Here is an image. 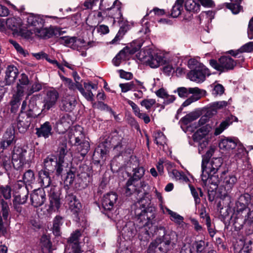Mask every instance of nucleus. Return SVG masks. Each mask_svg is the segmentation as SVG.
<instances>
[{"instance_id": "obj_54", "label": "nucleus", "mask_w": 253, "mask_h": 253, "mask_svg": "<svg viewBox=\"0 0 253 253\" xmlns=\"http://www.w3.org/2000/svg\"><path fill=\"white\" fill-rule=\"evenodd\" d=\"M78 90L87 100L91 101L93 100V94L91 91L85 92L82 84H78Z\"/></svg>"}, {"instance_id": "obj_15", "label": "nucleus", "mask_w": 253, "mask_h": 253, "mask_svg": "<svg viewBox=\"0 0 253 253\" xmlns=\"http://www.w3.org/2000/svg\"><path fill=\"white\" fill-rule=\"evenodd\" d=\"M189 94H193L189 98L186 100L181 105L177 111H181L184 107H186L192 102H194L201 98L203 95H205L206 91L204 90L200 89L198 87H190L188 88Z\"/></svg>"}, {"instance_id": "obj_6", "label": "nucleus", "mask_w": 253, "mask_h": 253, "mask_svg": "<svg viewBox=\"0 0 253 253\" xmlns=\"http://www.w3.org/2000/svg\"><path fill=\"white\" fill-rule=\"evenodd\" d=\"M27 151L21 147H15L13 151L12 160L9 157H4L2 158L3 165L4 167L9 166L11 163L13 167L16 169L21 168L25 163V156Z\"/></svg>"}, {"instance_id": "obj_33", "label": "nucleus", "mask_w": 253, "mask_h": 253, "mask_svg": "<svg viewBox=\"0 0 253 253\" xmlns=\"http://www.w3.org/2000/svg\"><path fill=\"white\" fill-rule=\"evenodd\" d=\"M27 23L29 25L33 26L35 29L43 27L44 21L40 16L31 14L27 18Z\"/></svg>"}, {"instance_id": "obj_14", "label": "nucleus", "mask_w": 253, "mask_h": 253, "mask_svg": "<svg viewBox=\"0 0 253 253\" xmlns=\"http://www.w3.org/2000/svg\"><path fill=\"white\" fill-rule=\"evenodd\" d=\"M68 138L70 143L77 145L84 138L83 128L80 126H72L68 131Z\"/></svg>"}, {"instance_id": "obj_37", "label": "nucleus", "mask_w": 253, "mask_h": 253, "mask_svg": "<svg viewBox=\"0 0 253 253\" xmlns=\"http://www.w3.org/2000/svg\"><path fill=\"white\" fill-rule=\"evenodd\" d=\"M207 246L208 243L203 240L195 241L190 246L192 253H203Z\"/></svg>"}, {"instance_id": "obj_44", "label": "nucleus", "mask_w": 253, "mask_h": 253, "mask_svg": "<svg viewBox=\"0 0 253 253\" xmlns=\"http://www.w3.org/2000/svg\"><path fill=\"white\" fill-rule=\"evenodd\" d=\"M200 112H191L181 119V121L184 124L187 125L191 122L196 120L200 116Z\"/></svg>"}, {"instance_id": "obj_28", "label": "nucleus", "mask_w": 253, "mask_h": 253, "mask_svg": "<svg viewBox=\"0 0 253 253\" xmlns=\"http://www.w3.org/2000/svg\"><path fill=\"white\" fill-rule=\"evenodd\" d=\"M24 95V89L20 86H18V89L13 94L12 98L10 102L11 111H16L19 109L20 105V101Z\"/></svg>"}, {"instance_id": "obj_39", "label": "nucleus", "mask_w": 253, "mask_h": 253, "mask_svg": "<svg viewBox=\"0 0 253 253\" xmlns=\"http://www.w3.org/2000/svg\"><path fill=\"white\" fill-rule=\"evenodd\" d=\"M185 9L190 12H198L200 10V4L195 0H183Z\"/></svg>"}, {"instance_id": "obj_21", "label": "nucleus", "mask_w": 253, "mask_h": 253, "mask_svg": "<svg viewBox=\"0 0 253 253\" xmlns=\"http://www.w3.org/2000/svg\"><path fill=\"white\" fill-rule=\"evenodd\" d=\"M45 199V194L43 189H36L31 195V204L35 207H38L43 205Z\"/></svg>"}, {"instance_id": "obj_61", "label": "nucleus", "mask_w": 253, "mask_h": 253, "mask_svg": "<svg viewBox=\"0 0 253 253\" xmlns=\"http://www.w3.org/2000/svg\"><path fill=\"white\" fill-rule=\"evenodd\" d=\"M226 7L230 9L233 14L238 13L241 8L238 3H227Z\"/></svg>"}, {"instance_id": "obj_12", "label": "nucleus", "mask_w": 253, "mask_h": 253, "mask_svg": "<svg viewBox=\"0 0 253 253\" xmlns=\"http://www.w3.org/2000/svg\"><path fill=\"white\" fill-rule=\"evenodd\" d=\"M0 235H5L7 233L6 228L3 221H7L10 214V209L8 203L3 199H0Z\"/></svg>"}, {"instance_id": "obj_20", "label": "nucleus", "mask_w": 253, "mask_h": 253, "mask_svg": "<svg viewBox=\"0 0 253 253\" xmlns=\"http://www.w3.org/2000/svg\"><path fill=\"white\" fill-rule=\"evenodd\" d=\"M118 200V195L115 192H111L105 195L102 200V207L105 211H110L114 209Z\"/></svg>"}, {"instance_id": "obj_35", "label": "nucleus", "mask_w": 253, "mask_h": 253, "mask_svg": "<svg viewBox=\"0 0 253 253\" xmlns=\"http://www.w3.org/2000/svg\"><path fill=\"white\" fill-rule=\"evenodd\" d=\"M27 198V195H25L23 197V201L21 200V195H18L15 197L13 201V209L18 214L22 213L23 209L21 205L26 202Z\"/></svg>"}, {"instance_id": "obj_41", "label": "nucleus", "mask_w": 253, "mask_h": 253, "mask_svg": "<svg viewBox=\"0 0 253 253\" xmlns=\"http://www.w3.org/2000/svg\"><path fill=\"white\" fill-rule=\"evenodd\" d=\"M183 3V0H176L171 9V15L173 17H177L181 14Z\"/></svg>"}, {"instance_id": "obj_26", "label": "nucleus", "mask_w": 253, "mask_h": 253, "mask_svg": "<svg viewBox=\"0 0 253 253\" xmlns=\"http://www.w3.org/2000/svg\"><path fill=\"white\" fill-rule=\"evenodd\" d=\"M65 202L69 207L70 209L74 213L78 212L82 206L76 197L73 194L69 193L65 197Z\"/></svg>"}, {"instance_id": "obj_19", "label": "nucleus", "mask_w": 253, "mask_h": 253, "mask_svg": "<svg viewBox=\"0 0 253 253\" xmlns=\"http://www.w3.org/2000/svg\"><path fill=\"white\" fill-rule=\"evenodd\" d=\"M59 97L58 91L54 89H50L46 91L45 95L43 99V109L49 110L56 104Z\"/></svg>"}, {"instance_id": "obj_2", "label": "nucleus", "mask_w": 253, "mask_h": 253, "mask_svg": "<svg viewBox=\"0 0 253 253\" xmlns=\"http://www.w3.org/2000/svg\"><path fill=\"white\" fill-rule=\"evenodd\" d=\"M177 241V235L175 232L170 231L165 233L162 238H157L149 245L148 253H166L173 249Z\"/></svg>"}, {"instance_id": "obj_3", "label": "nucleus", "mask_w": 253, "mask_h": 253, "mask_svg": "<svg viewBox=\"0 0 253 253\" xmlns=\"http://www.w3.org/2000/svg\"><path fill=\"white\" fill-rule=\"evenodd\" d=\"M222 164L220 158H213L210 162L202 165L201 178L205 184L208 181L210 183L217 185L220 183L219 178L216 173Z\"/></svg>"}, {"instance_id": "obj_50", "label": "nucleus", "mask_w": 253, "mask_h": 253, "mask_svg": "<svg viewBox=\"0 0 253 253\" xmlns=\"http://www.w3.org/2000/svg\"><path fill=\"white\" fill-rule=\"evenodd\" d=\"M154 137L156 143L158 145L163 146L166 143V137L161 131H158L154 134Z\"/></svg>"}, {"instance_id": "obj_51", "label": "nucleus", "mask_w": 253, "mask_h": 253, "mask_svg": "<svg viewBox=\"0 0 253 253\" xmlns=\"http://www.w3.org/2000/svg\"><path fill=\"white\" fill-rule=\"evenodd\" d=\"M23 179L24 182L30 185L35 180V176L33 171L30 169L28 170L23 175Z\"/></svg>"}, {"instance_id": "obj_53", "label": "nucleus", "mask_w": 253, "mask_h": 253, "mask_svg": "<svg viewBox=\"0 0 253 253\" xmlns=\"http://www.w3.org/2000/svg\"><path fill=\"white\" fill-rule=\"evenodd\" d=\"M100 0H85L82 5L83 9H92L94 6L96 5Z\"/></svg>"}, {"instance_id": "obj_38", "label": "nucleus", "mask_w": 253, "mask_h": 253, "mask_svg": "<svg viewBox=\"0 0 253 253\" xmlns=\"http://www.w3.org/2000/svg\"><path fill=\"white\" fill-rule=\"evenodd\" d=\"M58 160L62 164H68L64 160L65 156L69 155L68 150L67 148V143L66 142L61 144L57 151Z\"/></svg>"}, {"instance_id": "obj_31", "label": "nucleus", "mask_w": 253, "mask_h": 253, "mask_svg": "<svg viewBox=\"0 0 253 253\" xmlns=\"http://www.w3.org/2000/svg\"><path fill=\"white\" fill-rule=\"evenodd\" d=\"M237 139L231 137H225L222 139L219 143V147L222 150L234 149L237 146Z\"/></svg>"}, {"instance_id": "obj_59", "label": "nucleus", "mask_w": 253, "mask_h": 253, "mask_svg": "<svg viewBox=\"0 0 253 253\" xmlns=\"http://www.w3.org/2000/svg\"><path fill=\"white\" fill-rule=\"evenodd\" d=\"M125 149V145L122 144V142H119L114 146L113 151L117 156H120L124 152Z\"/></svg>"}, {"instance_id": "obj_42", "label": "nucleus", "mask_w": 253, "mask_h": 253, "mask_svg": "<svg viewBox=\"0 0 253 253\" xmlns=\"http://www.w3.org/2000/svg\"><path fill=\"white\" fill-rule=\"evenodd\" d=\"M62 217L56 216L54 218L53 224V233L55 236L60 235V226L62 225Z\"/></svg>"}, {"instance_id": "obj_9", "label": "nucleus", "mask_w": 253, "mask_h": 253, "mask_svg": "<svg viewBox=\"0 0 253 253\" xmlns=\"http://www.w3.org/2000/svg\"><path fill=\"white\" fill-rule=\"evenodd\" d=\"M253 207V196L247 193L241 194L237 199L235 204V210L237 215L235 223L238 222L240 215L246 212L249 209Z\"/></svg>"}, {"instance_id": "obj_47", "label": "nucleus", "mask_w": 253, "mask_h": 253, "mask_svg": "<svg viewBox=\"0 0 253 253\" xmlns=\"http://www.w3.org/2000/svg\"><path fill=\"white\" fill-rule=\"evenodd\" d=\"M228 102L225 101L214 102L209 105V111H215L216 110L223 109L227 106Z\"/></svg>"}, {"instance_id": "obj_7", "label": "nucleus", "mask_w": 253, "mask_h": 253, "mask_svg": "<svg viewBox=\"0 0 253 253\" xmlns=\"http://www.w3.org/2000/svg\"><path fill=\"white\" fill-rule=\"evenodd\" d=\"M238 63H239L238 60H234L229 56H223L218 60L215 59L210 60V65L220 72H225L233 70Z\"/></svg>"}, {"instance_id": "obj_63", "label": "nucleus", "mask_w": 253, "mask_h": 253, "mask_svg": "<svg viewBox=\"0 0 253 253\" xmlns=\"http://www.w3.org/2000/svg\"><path fill=\"white\" fill-rule=\"evenodd\" d=\"M135 116L142 119L146 124H148L150 121V117L144 112H134Z\"/></svg>"}, {"instance_id": "obj_60", "label": "nucleus", "mask_w": 253, "mask_h": 253, "mask_svg": "<svg viewBox=\"0 0 253 253\" xmlns=\"http://www.w3.org/2000/svg\"><path fill=\"white\" fill-rule=\"evenodd\" d=\"M188 67L191 70H195L198 68L199 66H204L203 64L199 62L195 59H190L188 62Z\"/></svg>"}, {"instance_id": "obj_36", "label": "nucleus", "mask_w": 253, "mask_h": 253, "mask_svg": "<svg viewBox=\"0 0 253 253\" xmlns=\"http://www.w3.org/2000/svg\"><path fill=\"white\" fill-rule=\"evenodd\" d=\"M39 181L43 188L48 187L51 182L49 172L41 170L39 172Z\"/></svg>"}, {"instance_id": "obj_55", "label": "nucleus", "mask_w": 253, "mask_h": 253, "mask_svg": "<svg viewBox=\"0 0 253 253\" xmlns=\"http://www.w3.org/2000/svg\"><path fill=\"white\" fill-rule=\"evenodd\" d=\"M215 151L214 147H211L206 152V154L202 156V165L204 166V164L207 163L211 157L212 156Z\"/></svg>"}, {"instance_id": "obj_43", "label": "nucleus", "mask_w": 253, "mask_h": 253, "mask_svg": "<svg viewBox=\"0 0 253 253\" xmlns=\"http://www.w3.org/2000/svg\"><path fill=\"white\" fill-rule=\"evenodd\" d=\"M11 197V188L8 185L0 186V199L9 200Z\"/></svg>"}, {"instance_id": "obj_40", "label": "nucleus", "mask_w": 253, "mask_h": 253, "mask_svg": "<svg viewBox=\"0 0 253 253\" xmlns=\"http://www.w3.org/2000/svg\"><path fill=\"white\" fill-rule=\"evenodd\" d=\"M92 42H87V44H86L85 42L84 39H77L76 37V42H75L73 48L77 49L78 50H80L81 49L87 50L89 47H91L92 46Z\"/></svg>"}, {"instance_id": "obj_49", "label": "nucleus", "mask_w": 253, "mask_h": 253, "mask_svg": "<svg viewBox=\"0 0 253 253\" xmlns=\"http://www.w3.org/2000/svg\"><path fill=\"white\" fill-rule=\"evenodd\" d=\"M108 152V148L105 146L104 143L100 144L98 147L95 149L93 156L96 157V155H100L102 158L105 156Z\"/></svg>"}, {"instance_id": "obj_30", "label": "nucleus", "mask_w": 253, "mask_h": 253, "mask_svg": "<svg viewBox=\"0 0 253 253\" xmlns=\"http://www.w3.org/2000/svg\"><path fill=\"white\" fill-rule=\"evenodd\" d=\"M237 181V178L233 175H228L225 176L222 182V186L226 191V193L223 194L224 196L227 195L231 192Z\"/></svg>"}, {"instance_id": "obj_29", "label": "nucleus", "mask_w": 253, "mask_h": 253, "mask_svg": "<svg viewBox=\"0 0 253 253\" xmlns=\"http://www.w3.org/2000/svg\"><path fill=\"white\" fill-rule=\"evenodd\" d=\"M49 208L51 210H58L61 205L59 194L54 191V189L51 188L49 192Z\"/></svg>"}, {"instance_id": "obj_5", "label": "nucleus", "mask_w": 253, "mask_h": 253, "mask_svg": "<svg viewBox=\"0 0 253 253\" xmlns=\"http://www.w3.org/2000/svg\"><path fill=\"white\" fill-rule=\"evenodd\" d=\"M120 4L118 0H100L99 10L106 11L109 13V17L119 21L123 16Z\"/></svg>"}, {"instance_id": "obj_13", "label": "nucleus", "mask_w": 253, "mask_h": 253, "mask_svg": "<svg viewBox=\"0 0 253 253\" xmlns=\"http://www.w3.org/2000/svg\"><path fill=\"white\" fill-rule=\"evenodd\" d=\"M35 116L31 112H20L17 119V128L20 132H24L29 128L31 123Z\"/></svg>"}, {"instance_id": "obj_1", "label": "nucleus", "mask_w": 253, "mask_h": 253, "mask_svg": "<svg viewBox=\"0 0 253 253\" xmlns=\"http://www.w3.org/2000/svg\"><path fill=\"white\" fill-rule=\"evenodd\" d=\"M133 176L128 179L126 184V193L129 196L136 194L138 201L132 207L135 215L137 217L138 226L141 233L149 235L152 233V227L156 216L155 207L151 204L150 195L145 192L142 185L136 188L135 181H137L144 175L145 169L142 167L133 169Z\"/></svg>"}, {"instance_id": "obj_32", "label": "nucleus", "mask_w": 253, "mask_h": 253, "mask_svg": "<svg viewBox=\"0 0 253 253\" xmlns=\"http://www.w3.org/2000/svg\"><path fill=\"white\" fill-rule=\"evenodd\" d=\"M167 213L169 215L171 221L181 227H184L186 223L184 221V217L176 212L173 211L168 208H165Z\"/></svg>"}, {"instance_id": "obj_23", "label": "nucleus", "mask_w": 253, "mask_h": 253, "mask_svg": "<svg viewBox=\"0 0 253 253\" xmlns=\"http://www.w3.org/2000/svg\"><path fill=\"white\" fill-rule=\"evenodd\" d=\"M238 118L233 115L226 117L220 124L216 127L214 134L218 135L221 134L224 130L227 129L234 122H238Z\"/></svg>"}, {"instance_id": "obj_10", "label": "nucleus", "mask_w": 253, "mask_h": 253, "mask_svg": "<svg viewBox=\"0 0 253 253\" xmlns=\"http://www.w3.org/2000/svg\"><path fill=\"white\" fill-rule=\"evenodd\" d=\"M142 46V43L139 41H134L124 47L113 59V62L116 66L120 65L121 60L129 54H133L138 51Z\"/></svg>"}, {"instance_id": "obj_22", "label": "nucleus", "mask_w": 253, "mask_h": 253, "mask_svg": "<svg viewBox=\"0 0 253 253\" xmlns=\"http://www.w3.org/2000/svg\"><path fill=\"white\" fill-rule=\"evenodd\" d=\"M19 74L18 69L14 65L8 66L5 70L4 84L10 85L13 84Z\"/></svg>"}, {"instance_id": "obj_34", "label": "nucleus", "mask_w": 253, "mask_h": 253, "mask_svg": "<svg viewBox=\"0 0 253 253\" xmlns=\"http://www.w3.org/2000/svg\"><path fill=\"white\" fill-rule=\"evenodd\" d=\"M14 129L13 127L8 128L4 133L1 140V146L4 147V143L11 145L15 142Z\"/></svg>"}, {"instance_id": "obj_62", "label": "nucleus", "mask_w": 253, "mask_h": 253, "mask_svg": "<svg viewBox=\"0 0 253 253\" xmlns=\"http://www.w3.org/2000/svg\"><path fill=\"white\" fill-rule=\"evenodd\" d=\"M224 92L223 86L220 84L215 85L212 90V94L214 95H221Z\"/></svg>"}, {"instance_id": "obj_57", "label": "nucleus", "mask_w": 253, "mask_h": 253, "mask_svg": "<svg viewBox=\"0 0 253 253\" xmlns=\"http://www.w3.org/2000/svg\"><path fill=\"white\" fill-rule=\"evenodd\" d=\"M29 83V81L28 76L25 74H22L20 76V78L19 79V83L17 85V90L18 89V86L20 85L24 90L25 87L23 85H28Z\"/></svg>"}, {"instance_id": "obj_46", "label": "nucleus", "mask_w": 253, "mask_h": 253, "mask_svg": "<svg viewBox=\"0 0 253 253\" xmlns=\"http://www.w3.org/2000/svg\"><path fill=\"white\" fill-rule=\"evenodd\" d=\"M77 145L78 146V150L80 152L81 155L84 157L88 152L89 149V143L87 141H84L82 140Z\"/></svg>"}, {"instance_id": "obj_56", "label": "nucleus", "mask_w": 253, "mask_h": 253, "mask_svg": "<svg viewBox=\"0 0 253 253\" xmlns=\"http://www.w3.org/2000/svg\"><path fill=\"white\" fill-rule=\"evenodd\" d=\"M94 16L98 20V22H101L106 17H109V13L105 10H100L94 11Z\"/></svg>"}, {"instance_id": "obj_64", "label": "nucleus", "mask_w": 253, "mask_h": 253, "mask_svg": "<svg viewBox=\"0 0 253 253\" xmlns=\"http://www.w3.org/2000/svg\"><path fill=\"white\" fill-rule=\"evenodd\" d=\"M119 252L120 253H133L131 248L126 246L124 242L121 243Z\"/></svg>"}, {"instance_id": "obj_18", "label": "nucleus", "mask_w": 253, "mask_h": 253, "mask_svg": "<svg viewBox=\"0 0 253 253\" xmlns=\"http://www.w3.org/2000/svg\"><path fill=\"white\" fill-rule=\"evenodd\" d=\"M6 25L14 34L22 35L24 33L22 19L19 17H10L7 19Z\"/></svg>"}, {"instance_id": "obj_25", "label": "nucleus", "mask_w": 253, "mask_h": 253, "mask_svg": "<svg viewBox=\"0 0 253 253\" xmlns=\"http://www.w3.org/2000/svg\"><path fill=\"white\" fill-rule=\"evenodd\" d=\"M81 236V233L80 230H77L71 234L70 237L69 238L68 242L72 246L73 253H82L79 244V239Z\"/></svg>"}, {"instance_id": "obj_8", "label": "nucleus", "mask_w": 253, "mask_h": 253, "mask_svg": "<svg viewBox=\"0 0 253 253\" xmlns=\"http://www.w3.org/2000/svg\"><path fill=\"white\" fill-rule=\"evenodd\" d=\"M43 166L47 170L51 172L55 171L56 174L59 176L67 171L68 164H62L55 156H49L44 160Z\"/></svg>"}, {"instance_id": "obj_52", "label": "nucleus", "mask_w": 253, "mask_h": 253, "mask_svg": "<svg viewBox=\"0 0 253 253\" xmlns=\"http://www.w3.org/2000/svg\"><path fill=\"white\" fill-rule=\"evenodd\" d=\"M119 86L122 89L123 92H126L129 90H134L136 89V85L133 82H130L125 84H120Z\"/></svg>"}, {"instance_id": "obj_11", "label": "nucleus", "mask_w": 253, "mask_h": 253, "mask_svg": "<svg viewBox=\"0 0 253 253\" xmlns=\"http://www.w3.org/2000/svg\"><path fill=\"white\" fill-rule=\"evenodd\" d=\"M198 67L196 69L191 70L187 74V77L191 81L200 83L205 81L206 77L211 75V72L205 66Z\"/></svg>"}, {"instance_id": "obj_16", "label": "nucleus", "mask_w": 253, "mask_h": 253, "mask_svg": "<svg viewBox=\"0 0 253 253\" xmlns=\"http://www.w3.org/2000/svg\"><path fill=\"white\" fill-rule=\"evenodd\" d=\"M74 121V118H72L69 114L63 115L56 124L57 131L59 133H64L67 130L71 128V126Z\"/></svg>"}, {"instance_id": "obj_4", "label": "nucleus", "mask_w": 253, "mask_h": 253, "mask_svg": "<svg viewBox=\"0 0 253 253\" xmlns=\"http://www.w3.org/2000/svg\"><path fill=\"white\" fill-rule=\"evenodd\" d=\"M138 59L149 65L151 68H157L165 64V60L161 55L150 48L141 50L137 55Z\"/></svg>"}, {"instance_id": "obj_58", "label": "nucleus", "mask_w": 253, "mask_h": 253, "mask_svg": "<svg viewBox=\"0 0 253 253\" xmlns=\"http://www.w3.org/2000/svg\"><path fill=\"white\" fill-rule=\"evenodd\" d=\"M65 84L67 87L71 90L78 89V84H81L79 82L74 83L71 79L67 78H64Z\"/></svg>"}, {"instance_id": "obj_24", "label": "nucleus", "mask_w": 253, "mask_h": 253, "mask_svg": "<svg viewBox=\"0 0 253 253\" xmlns=\"http://www.w3.org/2000/svg\"><path fill=\"white\" fill-rule=\"evenodd\" d=\"M244 217L243 223L247 230H248V233L249 234L253 233V207L240 215V216Z\"/></svg>"}, {"instance_id": "obj_17", "label": "nucleus", "mask_w": 253, "mask_h": 253, "mask_svg": "<svg viewBox=\"0 0 253 253\" xmlns=\"http://www.w3.org/2000/svg\"><path fill=\"white\" fill-rule=\"evenodd\" d=\"M33 31L36 36L43 39H48L53 36H57L60 35V30L57 27L43 28L42 27L37 28Z\"/></svg>"}, {"instance_id": "obj_45", "label": "nucleus", "mask_w": 253, "mask_h": 253, "mask_svg": "<svg viewBox=\"0 0 253 253\" xmlns=\"http://www.w3.org/2000/svg\"><path fill=\"white\" fill-rule=\"evenodd\" d=\"M58 42L61 44L73 48L75 42H76V37H62L58 39Z\"/></svg>"}, {"instance_id": "obj_27", "label": "nucleus", "mask_w": 253, "mask_h": 253, "mask_svg": "<svg viewBox=\"0 0 253 253\" xmlns=\"http://www.w3.org/2000/svg\"><path fill=\"white\" fill-rule=\"evenodd\" d=\"M36 134L38 137L48 138L52 135V126L49 122H45L40 127L36 128Z\"/></svg>"}, {"instance_id": "obj_48", "label": "nucleus", "mask_w": 253, "mask_h": 253, "mask_svg": "<svg viewBox=\"0 0 253 253\" xmlns=\"http://www.w3.org/2000/svg\"><path fill=\"white\" fill-rule=\"evenodd\" d=\"M76 105V101L75 98L72 97L67 100L63 101V110L64 111H72L75 109Z\"/></svg>"}]
</instances>
